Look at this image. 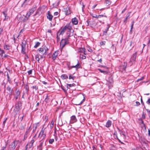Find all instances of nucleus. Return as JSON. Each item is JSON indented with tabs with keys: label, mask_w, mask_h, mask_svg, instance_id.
<instances>
[{
	"label": "nucleus",
	"mask_w": 150,
	"mask_h": 150,
	"mask_svg": "<svg viewBox=\"0 0 150 150\" xmlns=\"http://www.w3.org/2000/svg\"><path fill=\"white\" fill-rule=\"evenodd\" d=\"M69 35L68 37H67L65 39H62L60 42V46L62 48H63L66 45L69 44Z\"/></svg>",
	"instance_id": "obj_1"
},
{
	"label": "nucleus",
	"mask_w": 150,
	"mask_h": 150,
	"mask_svg": "<svg viewBox=\"0 0 150 150\" xmlns=\"http://www.w3.org/2000/svg\"><path fill=\"white\" fill-rule=\"evenodd\" d=\"M36 8L37 6H33L32 8L29 10V12L27 13L26 16H25V19L26 20H28L30 16L36 10Z\"/></svg>",
	"instance_id": "obj_2"
},
{
	"label": "nucleus",
	"mask_w": 150,
	"mask_h": 150,
	"mask_svg": "<svg viewBox=\"0 0 150 150\" xmlns=\"http://www.w3.org/2000/svg\"><path fill=\"white\" fill-rule=\"evenodd\" d=\"M20 143L19 140H14L11 143L9 146V148L10 150H14L15 149L17 144Z\"/></svg>",
	"instance_id": "obj_3"
},
{
	"label": "nucleus",
	"mask_w": 150,
	"mask_h": 150,
	"mask_svg": "<svg viewBox=\"0 0 150 150\" xmlns=\"http://www.w3.org/2000/svg\"><path fill=\"white\" fill-rule=\"evenodd\" d=\"M47 47L45 48H45H40L38 49V50L40 53H41V54H42L41 55V57L42 58L43 57H45V56L46 55L47 52Z\"/></svg>",
	"instance_id": "obj_4"
},
{
	"label": "nucleus",
	"mask_w": 150,
	"mask_h": 150,
	"mask_svg": "<svg viewBox=\"0 0 150 150\" xmlns=\"http://www.w3.org/2000/svg\"><path fill=\"white\" fill-rule=\"evenodd\" d=\"M87 25L90 26L93 28H95L96 27L97 23L93 20L87 21Z\"/></svg>",
	"instance_id": "obj_5"
},
{
	"label": "nucleus",
	"mask_w": 150,
	"mask_h": 150,
	"mask_svg": "<svg viewBox=\"0 0 150 150\" xmlns=\"http://www.w3.org/2000/svg\"><path fill=\"white\" fill-rule=\"evenodd\" d=\"M45 129V128H44V127H43L41 131H40L38 136L39 137L41 138L42 140L44 139L46 136V133H44Z\"/></svg>",
	"instance_id": "obj_6"
},
{
	"label": "nucleus",
	"mask_w": 150,
	"mask_h": 150,
	"mask_svg": "<svg viewBox=\"0 0 150 150\" xmlns=\"http://www.w3.org/2000/svg\"><path fill=\"white\" fill-rule=\"evenodd\" d=\"M137 55V52H135L133 54L132 56L131 57L129 62L130 66L132 65L135 62Z\"/></svg>",
	"instance_id": "obj_7"
},
{
	"label": "nucleus",
	"mask_w": 150,
	"mask_h": 150,
	"mask_svg": "<svg viewBox=\"0 0 150 150\" xmlns=\"http://www.w3.org/2000/svg\"><path fill=\"white\" fill-rule=\"evenodd\" d=\"M67 28L69 29H70V27L67 26V24L63 27L61 30H60L57 33H59V35H63L64 33L67 31Z\"/></svg>",
	"instance_id": "obj_8"
},
{
	"label": "nucleus",
	"mask_w": 150,
	"mask_h": 150,
	"mask_svg": "<svg viewBox=\"0 0 150 150\" xmlns=\"http://www.w3.org/2000/svg\"><path fill=\"white\" fill-rule=\"evenodd\" d=\"M26 44V42L24 40L22 41L21 45V52L23 54L25 53Z\"/></svg>",
	"instance_id": "obj_9"
},
{
	"label": "nucleus",
	"mask_w": 150,
	"mask_h": 150,
	"mask_svg": "<svg viewBox=\"0 0 150 150\" xmlns=\"http://www.w3.org/2000/svg\"><path fill=\"white\" fill-rule=\"evenodd\" d=\"M30 127H29L27 129L26 131L25 132L24 136L23 139V141H24L26 140L28 137L29 134V133L30 132Z\"/></svg>",
	"instance_id": "obj_10"
},
{
	"label": "nucleus",
	"mask_w": 150,
	"mask_h": 150,
	"mask_svg": "<svg viewBox=\"0 0 150 150\" xmlns=\"http://www.w3.org/2000/svg\"><path fill=\"white\" fill-rule=\"evenodd\" d=\"M127 66V63L126 62H124L123 64L120 66L119 67L120 71L122 72L123 71H125Z\"/></svg>",
	"instance_id": "obj_11"
},
{
	"label": "nucleus",
	"mask_w": 150,
	"mask_h": 150,
	"mask_svg": "<svg viewBox=\"0 0 150 150\" xmlns=\"http://www.w3.org/2000/svg\"><path fill=\"white\" fill-rule=\"evenodd\" d=\"M67 26H68L70 28V29H69L67 28V37L69 36V38L71 36V30L72 29V28L71 26L70 25V24H67Z\"/></svg>",
	"instance_id": "obj_12"
},
{
	"label": "nucleus",
	"mask_w": 150,
	"mask_h": 150,
	"mask_svg": "<svg viewBox=\"0 0 150 150\" xmlns=\"http://www.w3.org/2000/svg\"><path fill=\"white\" fill-rule=\"evenodd\" d=\"M77 121V120L75 115H72L71 117V119L70 121V123H74L76 122Z\"/></svg>",
	"instance_id": "obj_13"
},
{
	"label": "nucleus",
	"mask_w": 150,
	"mask_h": 150,
	"mask_svg": "<svg viewBox=\"0 0 150 150\" xmlns=\"http://www.w3.org/2000/svg\"><path fill=\"white\" fill-rule=\"evenodd\" d=\"M58 52L57 51H55L52 54V57L53 60H54L56 59L58 54Z\"/></svg>",
	"instance_id": "obj_14"
},
{
	"label": "nucleus",
	"mask_w": 150,
	"mask_h": 150,
	"mask_svg": "<svg viewBox=\"0 0 150 150\" xmlns=\"http://www.w3.org/2000/svg\"><path fill=\"white\" fill-rule=\"evenodd\" d=\"M6 90L8 91V94L10 95H11L13 91V88L9 86H8L6 88Z\"/></svg>",
	"instance_id": "obj_15"
},
{
	"label": "nucleus",
	"mask_w": 150,
	"mask_h": 150,
	"mask_svg": "<svg viewBox=\"0 0 150 150\" xmlns=\"http://www.w3.org/2000/svg\"><path fill=\"white\" fill-rule=\"evenodd\" d=\"M7 10L5 11L2 12V13H3L4 17H5V18L4 19V21H5L8 19V16L7 15Z\"/></svg>",
	"instance_id": "obj_16"
},
{
	"label": "nucleus",
	"mask_w": 150,
	"mask_h": 150,
	"mask_svg": "<svg viewBox=\"0 0 150 150\" xmlns=\"http://www.w3.org/2000/svg\"><path fill=\"white\" fill-rule=\"evenodd\" d=\"M35 140H36L32 139L31 140L28 144L29 148H31L32 147L33 144Z\"/></svg>",
	"instance_id": "obj_17"
},
{
	"label": "nucleus",
	"mask_w": 150,
	"mask_h": 150,
	"mask_svg": "<svg viewBox=\"0 0 150 150\" xmlns=\"http://www.w3.org/2000/svg\"><path fill=\"white\" fill-rule=\"evenodd\" d=\"M72 22L73 24L76 25L78 23V21L77 18H74L72 19Z\"/></svg>",
	"instance_id": "obj_18"
},
{
	"label": "nucleus",
	"mask_w": 150,
	"mask_h": 150,
	"mask_svg": "<svg viewBox=\"0 0 150 150\" xmlns=\"http://www.w3.org/2000/svg\"><path fill=\"white\" fill-rule=\"evenodd\" d=\"M21 103H17L16 105V109L17 111H18L21 109Z\"/></svg>",
	"instance_id": "obj_19"
},
{
	"label": "nucleus",
	"mask_w": 150,
	"mask_h": 150,
	"mask_svg": "<svg viewBox=\"0 0 150 150\" xmlns=\"http://www.w3.org/2000/svg\"><path fill=\"white\" fill-rule=\"evenodd\" d=\"M64 10L66 15H68L70 13V11L69 8L67 7L64 8Z\"/></svg>",
	"instance_id": "obj_20"
},
{
	"label": "nucleus",
	"mask_w": 150,
	"mask_h": 150,
	"mask_svg": "<svg viewBox=\"0 0 150 150\" xmlns=\"http://www.w3.org/2000/svg\"><path fill=\"white\" fill-rule=\"evenodd\" d=\"M53 17V16L50 13L49 11H48L47 14V18L50 21H52V20Z\"/></svg>",
	"instance_id": "obj_21"
},
{
	"label": "nucleus",
	"mask_w": 150,
	"mask_h": 150,
	"mask_svg": "<svg viewBox=\"0 0 150 150\" xmlns=\"http://www.w3.org/2000/svg\"><path fill=\"white\" fill-rule=\"evenodd\" d=\"M110 27V25L108 24L107 27L105 29V30L103 31V34L106 35L107 34V32L109 28Z\"/></svg>",
	"instance_id": "obj_22"
},
{
	"label": "nucleus",
	"mask_w": 150,
	"mask_h": 150,
	"mask_svg": "<svg viewBox=\"0 0 150 150\" xmlns=\"http://www.w3.org/2000/svg\"><path fill=\"white\" fill-rule=\"evenodd\" d=\"M80 65L79 63V62L78 61L77 64L75 66H71V67L72 68H75L76 69H77L78 68H80Z\"/></svg>",
	"instance_id": "obj_23"
},
{
	"label": "nucleus",
	"mask_w": 150,
	"mask_h": 150,
	"mask_svg": "<svg viewBox=\"0 0 150 150\" xmlns=\"http://www.w3.org/2000/svg\"><path fill=\"white\" fill-rule=\"evenodd\" d=\"M111 122L110 120H108L106 123L105 126L107 127H110L111 125Z\"/></svg>",
	"instance_id": "obj_24"
},
{
	"label": "nucleus",
	"mask_w": 150,
	"mask_h": 150,
	"mask_svg": "<svg viewBox=\"0 0 150 150\" xmlns=\"http://www.w3.org/2000/svg\"><path fill=\"white\" fill-rule=\"evenodd\" d=\"M54 120H52V121L51 122L50 124V128L51 129H52L53 128L54 126Z\"/></svg>",
	"instance_id": "obj_25"
},
{
	"label": "nucleus",
	"mask_w": 150,
	"mask_h": 150,
	"mask_svg": "<svg viewBox=\"0 0 150 150\" xmlns=\"http://www.w3.org/2000/svg\"><path fill=\"white\" fill-rule=\"evenodd\" d=\"M130 12H129L128 13V14L126 16V17L124 21V23H125V24L127 22V19L129 18V15L130 13Z\"/></svg>",
	"instance_id": "obj_26"
},
{
	"label": "nucleus",
	"mask_w": 150,
	"mask_h": 150,
	"mask_svg": "<svg viewBox=\"0 0 150 150\" xmlns=\"http://www.w3.org/2000/svg\"><path fill=\"white\" fill-rule=\"evenodd\" d=\"M61 78L63 79H67L68 78V76L66 74H63L61 75Z\"/></svg>",
	"instance_id": "obj_27"
},
{
	"label": "nucleus",
	"mask_w": 150,
	"mask_h": 150,
	"mask_svg": "<svg viewBox=\"0 0 150 150\" xmlns=\"http://www.w3.org/2000/svg\"><path fill=\"white\" fill-rule=\"evenodd\" d=\"M4 48L6 50H8L10 49V47L9 45L5 44L4 45Z\"/></svg>",
	"instance_id": "obj_28"
},
{
	"label": "nucleus",
	"mask_w": 150,
	"mask_h": 150,
	"mask_svg": "<svg viewBox=\"0 0 150 150\" xmlns=\"http://www.w3.org/2000/svg\"><path fill=\"white\" fill-rule=\"evenodd\" d=\"M103 16H104L103 15H99L98 16L95 15L94 16H93V17L97 18H99L102 17Z\"/></svg>",
	"instance_id": "obj_29"
},
{
	"label": "nucleus",
	"mask_w": 150,
	"mask_h": 150,
	"mask_svg": "<svg viewBox=\"0 0 150 150\" xmlns=\"http://www.w3.org/2000/svg\"><path fill=\"white\" fill-rule=\"evenodd\" d=\"M98 69L101 73H103L104 74H107L108 73V72L107 71L102 70L100 69Z\"/></svg>",
	"instance_id": "obj_30"
},
{
	"label": "nucleus",
	"mask_w": 150,
	"mask_h": 150,
	"mask_svg": "<svg viewBox=\"0 0 150 150\" xmlns=\"http://www.w3.org/2000/svg\"><path fill=\"white\" fill-rule=\"evenodd\" d=\"M105 3L107 6L111 4V2L110 0H105Z\"/></svg>",
	"instance_id": "obj_31"
},
{
	"label": "nucleus",
	"mask_w": 150,
	"mask_h": 150,
	"mask_svg": "<svg viewBox=\"0 0 150 150\" xmlns=\"http://www.w3.org/2000/svg\"><path fill=\"white\" fill-rule=\"evenodd\" d=\"M85 50L84 48H80L78 49V51L79 52L83 53V51Z\"/></svg>",
	"instance_id": "obj_32"
},
{
	"label": "nucleus",
	"mask_w": 150,
	"mask_h": 150,
	"mask_svg": "<svg viewBox=\"0 0 150 150\" xmlns=\"http://www.w3.org/2000/svg\"><path fill=\"white\" fill-rule=\"evenodd\" d=\"M25 88L26 91V93L27 94H28V91L29 90V88L28 86L26 85L25 86Z\"/></svg>",
	"instance_id": "obj_33"
},
{
	"label": "nucleus",
	"mask_w": 150,
	"mask_h": 150,
	"mask_svg": "<svg viewBox=\"0 0 150 150\" xmlns=\"http://www.w3.org/2000/svg\"><path fill=\"white\" fill-rule=\"evenodd\" d=\"M40 43L39 42H37L35 43V44L34 46V47L35 48H37L40 45Z\"/></svg>",
	"instance_id": "obj_34"
},
{
	"label": "nucleus",
	"mask_w": 150,
	"mask_h": 150,
	"mask_svg": "<svg viewBox=\"0 0 150 150\" xmlns=\"http://www.w3.org/2000/svg\"><path fill=\"white\" fill-rule=\"evenodd\" d=\"M118 129L119 132H120V134H122V135L124 137H125V132H123L121 130H120L118 128Z\"/></svg>",
	"instance_id": "obj_35"
},
{
	"label": "nucleus",
	"mask_w": 150,
	"mask_h": 150,
	"mask_svg": "<svg viewBox=\"0 0 150 150\" xmlns=\"http://www.w3.org/2000/svg\"><path fill=\"white\" fill-rule=\"evenodd\" d=\"M49 97L48 95H47L46 96V97L44 100V101L46 103H47L49 101Z\"/></svg>",
	"instance_id": "obj_36"
},
{
	"label": "nucleus",
	"mask_w": 150,
	"mask_h": 150,
	"mask_svg": "<svg viewBox=\"0 0 150 150\" xmlns=\"http://www.w3.org/2000/svg\"><path fill=\"white\" fill-rule=\"evenodd\" d=\"M146 113H144V112H142V119H144L146 118Z\"/></svg>",
	"instance_id": "obj_37"
},
{
	"label": "nucleus",
	"mask_w": 150,
	"mask_h": 150,
	"mask_svg": "<svg viewBox=\"0 0 150 150\" xmlns=\"http://www.w3.org/2000/svg\"><path fill=\"white\" fill-rule=\"evenodd\" d=\"M20 92L19 90H18L16 93V96H20Z\"/></svg>",
	"instance_id": "obj_38"
},
{
	"label": "nucleus",
	"mask_w": 150,
	"mask_h": 150,
	"mask_svg": "<svg viewBox=\"0 0 150 150\" xmlns=\"http://www.w3.org/2000/svg\"><path fill=\"white\" fill-rule=\"evenodd\" d=\"M54 141V139H50L49 140V143L50 144H52Z\"/></svg>",
	"instance_id": "obj_39"
},
{
	"label": "nucleus",
	"mask_w": 150,
	"mask_h": 150,
	"mask_svg": "<svg viewBox=\"0 0 150 150\" xmlns=\"http://www.w3.org/2000/svg\"><path fill=\"white\" fill-rule=\"evenodd\" d=\"M83 99L82 100H81V102H80V103H79V104H76V105H80L82 104L84 101L85 100V98H84V96H83Z\"/></svg>",
	"instance_id": "obj_40"
},
{
	"label": "nucleus",
	"mask_w": 150,
	"mask_h": 150,
	"mask_svg": "<svg viewBox=\"0 0 150 150\" xmlns=\"http://www.w3.org/2000/svg\"><path fill=\"white\" fill-rule=\"evenodd\" d=\"M35 59L37 60L38 62L40 60V59L39 57L38 54H36L35 56Z\"/></svg>",
	"instance_id": "obj_41"
},
{
	"label": "nucleus",
	"mask_w": 150,
	"mask_h": 150,
	"mask_svg": "<svg viewBox=\"0 0 150 150\" xmlns=\"http://www.w3.org/2000/svg\"><path fill=\"white\" fill-rule=\"evenodd\" d=\"M105 43V41H101L100 43V44L101 45H104Z\"/></svg>",
	"instance_id": "obj_42"
},
{
	"label": "nucleus",
	"mask_w": 150,
	"mask_h": 150,
	"mask_svg": "<svg viewBox=\"0 0 150 150\" xmlns=\"http://www.w3.org/2000/svg\"><path fill=\"white\" fill-rule=\"evenodd\" d=\"M20 129H21L23 130L25 129L24 126L22 124H21L20 126Z\"/></svg>",
	"instance_id": "obj_43"
},
{
	"label": "nucleus",
	"mask_w": 150,
	"mask_h": 150,
	"mask_svg": "<svg viewBox=\"0 0 150 150\" xmlns=\"http://www.w3.org/2000/svg\"><path fill=\"white\" fill-rule=\"evenodd\" d=\"M7 146V144L6 143L5 146H3V147H2L1 150H4V149H5L6 148Z\"/></svg>",
	"instance_id": "obj_44"
},
{
	"label": "nucleus",
	"mask_w": 150,
	"mask_h": 150,
	"mask_svg": "<svg viewBox=\"0 0 150 150\" xmlns=\"http://www.w3.org/2000/svg\"><path fill=\"white\" fill-rule=\"evenodd\" d=\"M28 74L29 75L31 74L32 72V70H30L27 71Z\"/></svg>",
	"instance_id": "obj_45"
},
{
	"label": "nucleus",
	"mask_w": 150,
	"mask_h": 150,
	"mask_svg": "<svg viewBox=\"0 0 150 150\" xmlns=\"http://www.w3.org/2000/svg\"><path fill=\"white\" fill-rule=\"evenodd\" d=\"M48 117L47 116H45V117L44 118V120L45 122H46L48 120Z\"/></svg>",
	"instance_id": "obj_46"
},
{
	"label": "nucleus",
	"mask_w": 150,
	"mask_h": 150,
	"mask_svg": "<svg viewBox=\"0 0 150 150\" xmlns=\"http://www.w3.org/2000/svg\"><path fill=\"white\" fill-rule=\"evenodd\" d=\"M0 51L1 52L0 55H2L3 54L5 53L4 51V50H1V49H0Z\"/></svg>",
	"instance_id": "obj_47"
},
{
	"label": "nucleus",
	"mask_w": 150,
	"mask_h": 150,
	"mask_svg": "<svg viewBox=\"0 0 150 150\" xmlns=\"http://www.w3.org/2000/svg\"><path fill=\"white\" fill-rule=\"evenodd\" d=\"M134 21H133L132 22V23H131V29H130V31H132V30L133 28V25H134Z\"/></svg>",
	"instance_id": "obj_48"
},
{
	"label": "nucleus",
	"mask_w": 150,
	"mask_h": 150,
	"mask_svg": "<svg viewBox=\"0 0 150 150\" xmlns=\"http://www.w3.org/2000/svg\"><path fill=\"white\" fill-rule=\"evenodd\" d=\"M32 88L33 89H35V90H37L38 88V87L36 86H32Z\"/></svg>",
	"instance_id": "obj_49"
},
{
	"label": "nucleus",
	"mask_w": 150,
	"mask_h": 150,
	"mask_svg": "<svg viewBox=\"0 0 150 150\" xmlns=\"http://www.w3.org/2000/svg\"><path fill=\"white\" fill-rule=\"evenodd\" d=\"M144 79V76H142V77H141L139 79H138L137 80V81L138 82L139 81L142 80H143Z\"/></svg>",
	"instance_id": "obj_50"
},
{
	"label": "nucleus",
	"mask_w": 150,
	"mask_h": 150,
	"mask_svg": "<svg viewBox=\"0 0 150 150\" xmlns=\"http://www.w3.org/2000/svg\"><path fill=\"white\" fill-rule=\"evenodd\" d=\"M147 112L148 113V115L149 117H150V110L148 109H146Z\"/></svg>",
	"instance_id": "obj_51"
},
{
	"label": "nucleus",
	"mask_w": 150,
	"mask_h": 150,
	"mask_svg": "<svg viewBox=\"0 0 150 150\" xmlns=\"http://www.w3.org/2000/svg\"><path fill=\"white\" fill-rule=\"evenodd\" d=\"M74 77L72 76L71 75H70L69 76V79H73V80H74Z\"/></svg>",
	"instance_id": "obj_52"
},
{
	"label": "nucleus",
	"mask_w": 150,
	"mask_h": 150,
	"mask_svg": "<svg viewBox=\"0 0 150 150\" xmlns=\"http://www.w3.org/2000/svg\"><path fill=\"white\" fill-rule=\"evenodd\" d=\"M113 135L115 136L116 138H117V132L116 131H115L113 133Z\"/></svg>",
	"instance_id": "obj_53"
},
{
	"label": "nucleus",
	"mask_w": 150,
	"mask_h": 150,
	"mask_svg": "<svg viewBox=\"0 0 150 150\" xmlns=\"http://www.w3.org/2000/svg\"><path fill=\"white\" fill-rule=\"evenodd\" d=\"M36 136H37V134H35L33 137L32 139H34L35 140H36Z\"/></svg>",
	"instance_id": "obj_54"
},
{
	"label": "nucleus",
	"mask_w": 150,
	"mask_h": 150,
	"mask_svg": "<svg viewBox=\"0 0 150 150\" xmlns=\"http://www.w3.org/2000/svg\"><path fill=\"white\" fill-rule=\"evenodd\" d=\"M67 85L69 86V87H71L72 86H74L75 84H67Z\"/></svg>",
	"instance_id": "obj_55"
},
{
	"label": "nucleus",
	"mask_w": 150,
	"mask_h": 150,
	"mask_svg": "<svg viewBox=\"0 0 150 150\" xmlns=\"http://www.w3.org/2000/svg\"><path fill=\"white\" fill-rule=\"evenodd\" d=\"M82 4V6H83L82 8V10L83 11V8L85 7V6L83 4V2H82V3L81 2L80 4Z\"/></svg>",
	"instance_id": "obj_56"
},
{
	"label": "nucleus",
	"mask_w": 150,
	"mask_h": 150,
	"mask_svg": "<svg viewBox=\"0 0 150 150\" xmlns=\"http://www.w3.org/2000/svg\"><path fill=\"white\" fill-rule=\"evenodd\" d=\"M87 50L90 52H91L92 51V50L90 48H88Z\"/></svg>",
	"instance_id": "obj_57"
},
{
	"label": "nucleus",
	"mask_w": 150,
	"mask_h": 150,
	"mask_svg": "<svg viewBox=\"0 0 150 150\" xmlns=\"http://www.w3.org/2000/svg\"><path fill=\"white\" fill-rule=\"evenodd\" d=\"M81 58L82 59H85L86 58V57L85 56L82 55Z\"/></svg>",
	"instance_id": "obj_58"
},
{
	"label": "nucleus",
	"mask_w": 150,
	"mask_h": 150,
	"mask_svg": "<svg viewBox=\"0 0 150 150\" xmlns=\"http://www.w3.org/2000/svg\"><path fill=\"white\" fill-rule=\"evenodd\" d=\"M136 106H138L140 105V103L138 101H136Z\"/></svg>",
	"instance_id": "obj_59"
},
{
	"label": "nucleus",
	"mask_w": 150,
	"mask_h": 150,
	"mask_svg": "<svg viewBox=\"0 0 150 150\" xmlns=\"http://www.w3.org/2000/svg\"><path fill=\"white\" fill-rule=\"evenodd\" d=\"M146 103L149 104H150V98L148 99V100L146 101Z\"/></svg>",
	"instance_id": "obj_60"
},
{
	"label": "nucleus",
	"mask_w": 150,
	"mask_h": 150,
	"mask_svg": "<svg viewBox=\"0 0 150 150\" xmlns=\"http://www.w3.org/2000/svg\"><path fill=\"white\" fill-rule=\"evenodd\" d=\"M58 14V12H55L54 13V15L57 16Z\"/></svg>",
	"instance_id": "obj_61"
},
{
	"label": "nucleus",
	"mask_w": 150,
	"mask_h": 150,
	"mask_svg": "<svg viewBox=\"0 0 150 150\" xmlns=\"http://www.w3.org/2000/svg\"><path fill=\"white\" fill-rule=\"evenodd\" d=\"M37 128V126H36L35 127L34 129H33V132H34L35 131Z\"/></svg>",
	"instance_id": "obj_62"
},
{
	"label": "nucleus",
	"mask_w": 150,
	"mask_h": 150,
	"mask_svg": "<svg viewBox=\"0 0 150 150\" xmlns=\"http://www.w3.org/2000/svg\"><path fill=\"white\" fill-rule=\"evenodd\" d=\"M148 46H150V38L149 39V40L148 41Z\"/></svg>",
	"instance_id": "obj_63"
},
{
	"label": "nucleus",
	"mask_w": 150,
	"mask_h": 150,
	"mask_svg": "<svg viewBox=\"0 0 150 150\" xmlns=\"http://www.w3.org/2000/svg\"><path fill=\"white\" fill-rule=\"evenodd\" d=\"M132 43H133V42L132 41H131L130 42V43L129 44V45L130 46H131Z\"/></svg>",
	"instance_id": "obj_64"
}]
</instances>
